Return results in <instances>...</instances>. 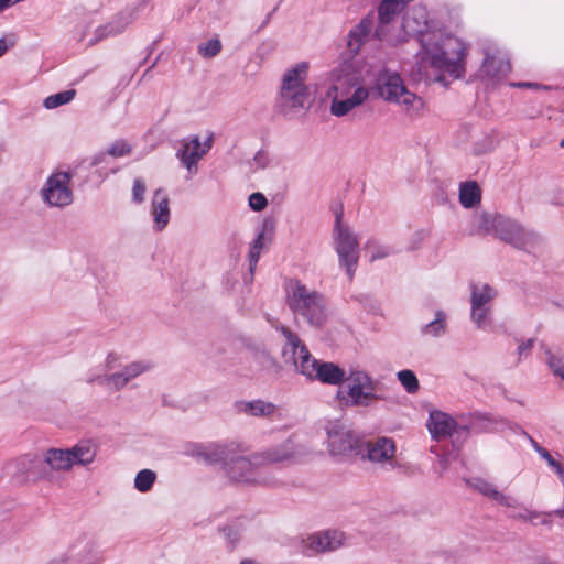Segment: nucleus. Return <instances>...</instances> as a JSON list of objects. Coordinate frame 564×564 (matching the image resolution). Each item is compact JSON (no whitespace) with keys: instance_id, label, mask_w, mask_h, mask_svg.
I'll return each instance as SVG.
<instances>
[{"instance_id":"obj_1","label":"nucleus","mask_w":564,"mask_h":564,"mask_svg":"<svg viewBox=\"0 0 564 564\" xmlns=\"http://www.w3.org/2000/svg\"><path fill=\"white\" fill-rule=\"evenodd\" d=\"M247 447L240 443H212L197 453L208 464L220 463L223 470L230 481L248 485L262 484L264 480L260 469L274 463H299L313 454V451L303 444L296 443L293 437L281 445L263 452L246 456Z\"/></svg>"},{"instance_id":"obj_2","label":"nucleus","mask_w":564,"mask_h":564,"mask_svg":"<svg viewBox=\"0 0 564 564\" xmlns=\"http://www.w3.org/2000/svg\"><path fill=\"white\" fill-rule=\"evenodd\" d=\"M429 14L425 7L414 6L403 17L402 28L410 36H419L421 51L417 53L419 69L426 66L446 73L453 78L463 77L465 73L464 43L456 36L436 32H426Z\"/></svg>"},{"instance_id":"obj_3","label":"nucleus","mask_w":564,"mask_h":564,"mask_svg":"<svg viewBox=\"0 0 564 564\" xmlns=\"http://www.w3.org/2000/svg\"><path fill=\"white\" fill-rule=\"evenodd\" d=\"M286 305L297 325L302 323L321 329L327 322V303L323 294L299 280H290L285 288Z\"/></svg>"},{"instance_id":"obj_4","label":"nucleus","mask_w":564,"mask_h":564,"mask_svg":"<svg viewBox=\"0 0 564 564\" xmlns=\"http://www.w3.org/2000/svg\"><path fill=\"white\" fill-rule=\"evenodd\" d=\"M307 74V62H300L283 74L278 99L282 112H296L308 104L310 89L305 84Z\"/></svg>"},{"instance_id":"obj_5","label":"nucleus","mask_w":564,"mask_h":564,"mask_svg":"<svg viewBox=\"0 0 564 564\" xmlns=\"http://www.w3.org/2000/svg\"><path fill=\"white\" fill-rule=\"evenodd\" d=\"M496 238L533 256L541 253L545 246V239L540 232L527 228L519 220L505 215L501 220H498Z\"/></svg>"},{"instance_id":"obj_6","label":"nucleus","mask_w":564,"mask_h":564,"mask_svg":"<svg viewBox=\"0 0 564 564\" xmlns=\"http://www.w3.org/2000/svg\"><path fill=\"white\" fill-rule=\"evenodd\" d=\"M327 451L334 458L357 462L361 453L365 435L350 429V425H326Z\"/></svg>"},{"instance_id":"obj_7","label":"nucleus","mask_w":564,"mask_h":564,"mask_svg":"<svg viewBox=\"0 0 564 564\" xmlns=\"http://www.w3.org/2000/svg\"><path fill=\"white\" fill-rule=\"evenodd\" d=\"M344 381L347 382L346 395L338 391L337 397L345 401L346 405L369 406L379 399L376 394L377 382L368 372L350 368Z\"/></svg>"},{"instance_id":"obj_8","label":"nucleus","mask_w":564,"mask_h":564,"mask_svg":"<svg viewBox=\"0 0 564 564\" xmlns=\"http://www.w3.org/2000/svg\"><path fill=\"white\" fill-rule=\"evenodd\" d=\"M376 87L380 97L401 105L405 111L419 110L423 106L422 99L406 89L398 73L389 70L379 73Z\"/></svg>"},{"instance_id":"obj_9","label":"nucleus","mask_w":564,"mask_h":564,"mask_svg":"<svg viewBox=\"0 0 564 564\" xmlns=\"http://www.w3.org/2000/svg\"><path fill=\"white\" fill-rule=\"evenodd\" d=\"M333 238L339 267L346 270L351 280L359 260V241L349 227L341 223V213L336 215Z\"/></svg>"},{"instance_id":"obj_10","label":"nucleus","mask_w":564,"mask_h":564,"mask_svg":"<svg viewBox=\"0 0 564 564\" xmlns=\"http://www.w3.org/2000/svg\"><path fill=\"white\" fill-rule=\"evenodd\" d=\"M278 329L285 338V344L282 348L284 362L293 365L297 372L310 379L313 371H315L314 368H316L318 360L311 355L297 334L284 325Z\"/></svg>"},{"instance_id":"obj_11","label":"nucleus","mask_w":564,"mask_h":564,"mask_svg":"<svg viewBox=\"0 0 564 564\" xmlns=\"http://www.w3.org/2000/svg\"><path fill=\"white\" fill-rule=\"evenodd\" d=\"M361 453L358 460L370 462L381 467H395L394 456L397 452L395 442L391 437L376 436L372 438L364 437Z\"/></svg>"},{"instance_id":"obj_12","label":"nucleus","mask_w":564,"mask_h":564,"mask_svg":"<svg viewBox=\"0 0 564 564\" xmlns=\"http://www.w3.org/2000/svg\"><path fill=\"white\" fill-rule=\"evenodd\" d=\"M6 474L17 482L37 481L48 477L44 457L26 454L4 467Z\"/></svg>"},{"instance_id":"obj_13","label":"nucleus","mask_w":564,"mask_h":564,"mask_svg":"<svg viewBox=\"0 0 564 564\" xmlns=\"http://www.w3.org/2000/svg\"><path fill=\"white\" fill-rule=\"evenodd\" d=\"M72 174L65 171H57L51 174L43 188L41 197L51 207L63 208L73 203V191L69 186Z\"/></svg>"},{"instance_id":"obj_14","label":"nucleus","mask_w":564,"mask_h":564,"mask_svg":"<svg viewBox=\"0 0 564 564\" xmlns=\"http://www.w3.org/2000/svg\"><path fill=\"white\" fill-rule=\"evenodd\" d=\"M332 85L328 90V96L334 95H349L356 87H362L359 84V76L355 72L351 64L344 63L338 65L330 72Z\"/></svg>"},{"instance_id":"obj_15","label":"nucleus","mask_w":564,"mask_h":564,"mask_svg":"<svg viewBox=\"0 0 564 564\" xmlns=\"http://www.w3.org/2000/svg\"><path fill=\"white\" fill-rule=\"evenodd\" d=\"M345 534L338 530H326L308 535L305 546L312 553L332 552L344 545Z\"/></svg>"},{"instance_id":"obj_16","label":"nucleus","mask_w":564,"mask_h":564,"mask_svg":"<svg viewBox=\"0 0 564 564\" xmlns=\"http://www.w3.org/2000/svg\"><path fill=\"white\" fill-rule=\"evenodd\" d=\"M425 409L429 413V422L427 423H457L458 421L466 423H480V422H492L494 419L489 415V413L474 411L468 413H458L455 415H451L449 413L443 412L441 410H436L431 405H425Z\"/></svg>"},{"instance_id":"obj_17","label":"nucleus","mask_w":564,"mask_h":564,"mask_svg":"<svg viewBox=\"0 0 564 564\" xmlns=\"http://www.w3.org/2000/svg\"><path fill=\"white\" fill-rule=\"evenodd\" d=\"M332 97L330 113L336 117H344L356 107L362 105L369 97L365 87H356L349 95H334Z\"/></svg>"},{"instance_id":"obj_18","label":"nucleus","mask_w":564,"mask_h":564,"mask_svg":"<svg viewBox=\"0 0 564 564\" xmlns=\"http://www.w3.org/2000/svg\"><path fill=\"white\" fill-rule=\"evenodd\" d=\"M232 410L238 414H246L253 417L281 419L280 415H275L278 412L276 405L263 400L235 401Z\"/></svg>"},{"instance_id":"obj_19","label":"nucleus","mask_w":564,"mask_h":564,"mask_svg":"<svg viewBox=\"0 0 564 564\" xmlns=\"http://www.w3.org/2000/svg\"><path fill=\"white\" fill-rule=\"evenodd\" d=\"M151 214L153 216L155 229L158 231L163 230L170 221V199L161 188L153 193Z\"/></svg>"},{"instance_id":"obj_20","label":"nucleus","mask_w":564,"mask_h":564,"mask_svg":"<svg viewBox=\"0 0 564 564\" xmlns=\"http://www.w3.org/2000/svg\"><path fill=\"white\" fill-rule=\"evenodd\" d=\"M310 379L332 386L341 384L346 378V371L334 362L318 361Z\"/></svg>"},{"instance_id":"obj_21","label":"nucleus","mask_w":564,"mask_h":564,"mask_svg":"<svg viewBox=\"0 0 564 564\" xmlns=\"http://www.w3.org/2000/svg\"><path fill=\"white\" fill-rule=\"evenodd\" d=\"M431 437L436 442L451 440L454 447L458 446L460 436H466L469 425H426Z\"/></svg>"},{"instance_id":"obj_22","label":"nucleus","mask_w":564,"mask_h":564,"mask_svg":"<svg viewBox=\"0 0 564 564\" xmlns=\"http://www.w3.org/2000/svg\"><path fill=\"white\" fill-rule=\"evenodd\" d=\"M67 455L72 460V466H87L94 462L97 455V446L90 440L79 441L74 446L66 448Z\"/></svg>"},{"instance_id":"obj_23","label":"nucleus","mask_w":564,"mask_h":564,"mask_svg":"<svg viewBox=\"0 0 564 564\" xmlns=\"http://www.w3.org/2000/svg\"><path fill=\"white\" fill-rule=\"evenodd\" d=\"M200 140L197 135L192 138L189 142L183 144V148L177 152L176 156L186 166L188 172H196V165L207 150L199 151Z\"/></svg>"},{"instance_id":"obj_24","label":"nucleus","mask_w":564,"mask_h":564,"mask_svg":"<svg viewBox=\"0 0 564 564\" xmlns=\"http://www.w3.org/2000/svg\"><path fill=\"white\" fill-rule=\"evenodd\" d=\"M466 484L480 492L481 495L497 501L499 505L505 507L512 506V499L510 497L505 496L502 492L498 491L496 487L489 481L476 477L466 479Z\"/></svg>"},{"instance_id":"obj_25","label":"nucleus","mask_w":564,"mask_h":564,"mask_svg":"<svg viewBox=\"0 0 564 564\" xmlns=\"http://www.w3.org/2000/svg\"><path fill=\"white\" fill-rule=\"evenodd\" d=\"M373 26V18L368 15L364 18L358 25L349 32L348 47L357 53L361 44L368 39Z\"/></svg>"},{"instance_id":"obj_26","label":"nucleus","mask_w":564,"mask_h":564,"mask_svg":"<svg viewBox=\"0 0 564 564\" xmlns=\"http://www.w3.org/2000/svg\"><path fill=\"white\" fill-rule=\"evenodd\" d=\"M48 476L52 470H68L72 466V460L67 455L66 448H48L44 455Z\"/></svg>"},{"instance_id":"obj_27","label":"nucleus","mask_w":564,"mask_h":564,"mask_svg":"<svg viewBox=\"0 0 564 564\" xmlns=\"http://www.w3.org/2000/svg\"><path fill=\"white\" fill-rule=\"evenodd\" d=\"M413 0H382L378 7V19L381 25L389 24Z\"/></svg>"},{"instance_id":"obj_28","label":"nucleus","mask_w":564,"mask_h":564,"mask_svg":"<svg viewBox=\"0 0 564 564\" xmlns=\"http://www.w3.org/2000/svg\"><path fill=\"white\" fill-rule=\"evenodd\" d=\"M129 23H130V20L128 19V17H124V15L117 17L115 20H112L108 24L96 29L94 39H91L87 45L91 46L95 43H97L106 37L120 34L121 32L124 31V29L127 28V25Z\"/></svg>"},{"instance_id":"obj_29","label":"nucleus","mask_w":564,"mask_h":564,"mask_svg":"<svg viewBox=\"0 0 564 564\" xmlns=\"http://www.w3.org/2000/svg\"><path fill=\"white\" fill-rule=\"evenodd\" d=\"M482 72L491 78H500L510 72V64L508 59L501 56H491L486 52V57L482 63Z\"/></svg>"},{"instance_id":"obj_30","label":"nucleus","mask_w":564,"mask_h":564,"mask_svg":"<svg viewBox=\"0 0 564 564\" xmlns=\"http://www.w3.org/2000/svg\"><path fill=\"white\" fill-rule=\"evenodd\" d=\"M496 291L488 284H473L470 293V306L490 307V302L496 297Z\"/></svg>"},{"instance_id":"obj_31","label":"nucleus","mask_w":564,"mask_h":564,"mask_svg":"<svg viewBox=\"0 0 564 564\" xmlns=\"http://www.w3.org/2000/svg\"><path fill=\"white\" fill-rule=\"evenodd\" d=\"M447 329V315L445 312L438 310L435 312V317L430 323L421 328L422 335L437 338L443 336Z\"/></svg>"},{"instance_id":"obj_32","label":"nucleus","mask_w":564,"mask_h":564,"mask_svg":"<svg viewBox=\"0 0 564 564\" xmlns=\"http://www.w3.org/2000/svg\"><path fill=\"white\" fill-rule=\"evenodd\" d=\"M459 202L465 208H471L480 202V188L475 182L460 185Z\"/></svg>"},{"instance_id":"obj_33","label":"nucleus","mask_w":564,"mask_h":564,"mask_svg":"<svg viewBox=\"0 0 564 564\" xmlns=\"http://www.w3.org/2000/svg\"><path fill=\"white\" fill-rule=\"evenodd\" d=\"M503 215L500 214H488L481 213L477 216V228L479 231L486 235L497 236L498 232V220H501Z\"/></svg>"},{"instance_id":"obj_34","label":"nucleus","mask_w":564,"mask_h":564,"mask_svg":"<svg viewBox=\"0 0 564 564\" xmlns=\"http://www.w3.org/2000/svg\"><path fill=\"white\" fill-rule=\"evenodd\" d=\"M89 382L96 381L98 384L108 387L116 391L121 390L128 384V379L124 373L121 371L115 372L110 376H98L95 379L88 380Z\"/></svg>"},{"instance_id":"obj_35","label":"nucleus","mask_w":564,"mask_h":564,"mask_svg":"<svg viewBox=\"0 0 564 564\" xmlns=\"http://www.w3.org/2000/svg\"><path fill=\"white\" fill-rule=\"evenodd\" d=\"M76 96L75 89H67L64 91H59L54 95H50L46 97L43 101V106L46 109H55L57 107H61L63 105L69 104Z\"/></svg>"},{"instance_id":"obj_36","label":"nucleus","mask_w":564,"mask_h":564,"mask_svg":"<svg viewBox=\"0 0 564 564\" xmlns=\"http://www.w3.org/2000/svg\"><path fill=\"white\" fill-rule=\"evenodd\" d=\"M79 564H97L100 561V554L93 541H86L82 550L76 553Z\"/></svg>"},{"instance_id":"obj_37","label":"nucleus","mask_w":564,"mask_h":564,"mask_svg":"<svg viewBox=\"0 0 564 564\" xmlns=\"http://www.w3.org/2000/svg\"><path fill=\"white\" fill-rule=\"evenodd\" d=\"M154 368V362L151 360H138L132 361L129 365H127L122 372L127 377L128 381L130 382L132 379L139 377L140 375L148 372Z\"/></svg>"},{"instance_id":"obj_38","label":"nucleus","mask_w":564,"mask_h":564,"mask_svg":"<svg viewBox=\"0 0 564 564\" xmlns=\"http://www.w3.org/2000/svg\"><path fill=\"white\" fill-rule=\"evenodd\" d=\"M156 474L151 469L140 470L134 478V488L140 492H148L154 485Z\"/></svg>"},{"instance_id":"obj_39","label":"nucleus","mask_w":564,"mask_h":564,"mask_svg":"<svg viewBox=\"0 0 564 564\" xmlns=\"http://www.w3.org/2000/svg\"><path fill=\"white\" fill-rule=\"evenodd\" d=\"M470 319L478 329H486L491 324V310L490 307H474L471 306Z\"/></svg>"},{"instance_id":"obj_40","label":"nucleus","mask_w":564,"mask_h":564,"mask_svg":"<svg viewBox=\"0 0 564 564\" xmlns=\"http://www.w3.org/2000/svg\"><path fill=\"white\" fill-rule=\"evenodd\" d=\"M264 246V232L260 231L257 238L253 240L249 251V271L250 275L253 276L254 269L260 258L261 250ZM252 280V278H250Z\"/></svg>"},{"instance_id":"obj_41","label":"nucleus","mask_w":564,"mask_h":564,"mask_svg":"<svg viewBox=\"0 0 564 564\" xmlns=\"http://www.w3.org/2000/svg\"><path fill=\"white\" fill-rule=\"evenodd\" d=\"M397 377H398L399 381L401 382V384L403 386V388L406 390V392L415 393L419 390V388H420L419 380L412 370H410V369L400 370L397 373Z\"/></svg>"},{"instance_id":"obj_42","label":"nucleus","mask_w":564,"mask_h":564,"mask_svg":"<svg viewBox=\"0 0 564 564\" xmlns=\"http://www.w3.org/2000/svg\"><path fill=\"white\" fill-rule=\"evenodd\" d=\"M221 51V42L218 39H212L207 42L199 43L197 46L198 54L204 58L215 57Z\"/></svg>"},{"instance_id":"obj_43","label":"nucleus","mask_w":564,"mask_h":564,"mask_svg":"<svg viewBox=\"0 0 564 564\" xmlns=\"http://www.w3.org/2000/svg\"><path fill=\"white\" fill-rule=\"evenodd\" d=\"M131 145L126 140H116L108 149L107 153L113 158H122L131 153Z\"/></svg>"},{"instance_id":"obj_44","label":"nucleus","mask_w":564,"mask_h":564,"mask_svg":"<svg viewBox=\"0 0 564 564\" xmlns=\"http://www.w3.org/2000/svg\"><path fill=\"white\" fill-rule=\"evenodd\" d=\"M268 205V199L262 193H252L249 196V206L254 212L263 210Z\"/></svg>"},{"instance_id":"obj_45","label":"nucleus","mask_w":564,"mask_h":564,"mask_svg":"<svg viewBox=\"0 0 564 564\" xmlns=\"http://www.w3.org/2000/svg\"><path fill=\"white\" fill-rule=\"evenodd\" d=\"M393 253H395V250L390 246L375 245L371 249L370 260L375 261L379 259H384Z\"/></svg>"},{"instance_id":"obj_46","label":"nucleus","mask_w":564,"mask_h":564,"mask_svg":"<svg viewBox=\"0 0 564 564\" xmlns=\"http://www.w3.org/2000/svg\"><path fill=\"white\" fill-rule=\"evenodd\" d=\"M147 186L141 178H135L132 187V199L134 203L140 204L144 200Z\"/></svg>"},{"instance_id":"obj_47","label":"nucleus","mask_w":564,"mask_h":564,"mask_svg":"<svg viewBox=\"0 0 564 564\" xmlns=\"http://www.w3.org/2000/svg\"><path fill=\"white\" fill-rule=\"evenodd\" d=\"M254 359H257L264 368L274 367L276 364L275 359L265 349H257L254 351Z\"/></svg>"},{"instance_id":"obj_48","label":"nucleus","mask_w":564,"mask_h":564,"mask_svg":"<svg viewBox=\"0 0 564 564\" xmlns=\"http://www.w3.org/2000/svg\"><path fill=\"white\" fill-rule=\"evenodd\" d=\"M219 530L230 543L234 544L239 540V530L236 524H227Z\"/></svg>"},{"instance_id":"obj_49","label":"nucleus","mask_w":564,"mask_h":564,"mask_svg":"<svg viewBox=\"0 0 564 564\" xmlns=\"http://www.w3.org/2000/svg\"><path fill=\"white\" fill-rule=\"evenodd\" d=\"M15 36L12 34L8 39H0V57L6 54V52L15 45Z\"/></svg>"},{"instance_id":"obj_50","label":"nucleus","mask_w":564,"mask_h":564,"mask_svg":"<svg viewBox=\"0 0 564 564\" xmlns=\"http://www.w3.org/2000/svg\"><path fill=\"white\" fill-rule=\"evenodd\" d=\"M533 339H528L527 341H522L519 346H518V355L519 357H521L523 354H525L527 351H530L533 347Z\"/></svg>"},{"instance_id":"obj_51","label":"nucleus","mask_w":564,"mask_h":564,"mask_svg":"<svg viewBox=\"0 0 564 564\" xmlns=\"http://www.w3.org/2000/svg\"><path fill=\"white\" fill-rule=\"evenodd\" d=\"M536 452L540 454L542 458H544L549 466L554 465L555 459L552 457L550 452L544 447H538Z\"/></svg>"},{"instance_id":"obj_52","label":"nucleus","mask_w":564,"mask_h":564,"mask_svg":"<svg viewBox=\"0 0 564 564\" xmlns=\"http://www.w3.org/2000/svg\"><path fill=\"white\" fill-rule=\"evenodd\" d=\"M107 156H108L107 151H106V152H99V153H97V154L93 158V160H91V165H93V166H97V165H99V164L104 163V162L106 161Z\"/></svg>"},{"instance_id":"obj_53","label":"nucleus","mask_w":564,"mask_h":564,"mask_svg":"<svg viewBox=\"0 0 564 564\" xmlns=\"http://www.w3.org/2000/svg\"><path fill=\"white\" fill-rule=\"evenodd\" d=\"M550 467L555 470L556 475L563 474L564 471V467L557 460H555L554 465H551Z\"/></svg>"},{"instance_id":"obj_54","label":"nucleus","mask_w":564,"mask_h":564,"mask_svg":"<svg viewBox=\"0 0 564 564\" xmlns=\"http://www.w3.org/2000/svg\"><path fill=\"white\" fill-rule=\"evenodd\" d=\"M550 467L555 470L556 475L563 474L564 471V467L557 460H555L554 465H551Z\"/></svg>"},{"instance_id":"obj_55","label":"nucleus","mask_w":564,"mask_h":564,"mask_svg":"<svg viewBox=\"0 0 564 564\" xmlns=\"http://www.w3.org/2000/svg\"><path fill=\"white\" fill-rule=\"evenodd\" d=\"M512 86H514V87H532L533 84H531V83H517V84H512Z\"/></svg>"},{"instance_id":"obj_56","label":"nucleus","mask_w":564,"mask_h":564,"mask_svg":"<svg viewBox=\"0 0 564 564\" xmlns=\"http://www.w3.org/2000/svg\"><path fill=\"white\" fill-rule=\"evenodd\" d=\"M210 148H212V137H209L208 140L205 141L203 150L209 151Z\"/></svg>"},{"instance_id":"obj_57","label":"nucleus","mask_w":564,"mask_h":564,"mask_svg":"<svg viewBox=\"0 0 564 564\" xmlns=\"http://www.w3.org/2000/svg\"><path fill=\"white\" fill-rule=\"evenodd\" d=\"M535 564H555V563L551 562L549 560L542 558V560H539Z\"/></svg>"},{"instance_id":"obj_58","label":"nucleus","mask_w":564,"mask_h":564,"mask_svg":"<svg viewBox=\"0 0 564 564\" xmlns=\"http://www.w3.org/2000/svg\"><path fill=\"white\" fill-rule=\"evenodd\" d=\"M64 561H65L64 558H61V560L55 558V560H52L48 564H62V563H64Z\"/></svg>"},{"instance_id":"obj_59","label":"nucleus","mask_w":564,"mask_h":564,"mask_svg":"<svg viewBox=\"0 0 564 564\" xmlns=\"http://www.w3.org/2000/svg\"><path fill=\"white\" fill-rule=\"evenodd\" d=\"M276 10V8H274V10L272 12H270L268 15H267V19L264 21V24L268 23V21L271 19L273 12Z\"/></svg>"},{"instance_id":"obj_60","label":"nucleus","mask_w":564,"mask_h":564,"mask_svg":"<svg viewBox=\"0 0 564 564\" xmlns=\"http://www.w3.org/2000/svg\"><path fill=\"white\" fill-rule=\"evenodd\" d=\"M240 564H254L253 561L243 560Z\"/></svg>"},{"instance_id":"obj_61","label":"nucleus","mask_w":564,"mask_h":564,"mask_svg":"<svg viewBox=\"0 0 564 564\" xmlns=\"http://www.w3.org/2000/svg\"><path fill=\"white\" fill-rule=\"evenodd\" d=\"M531 442H532V444H533V446H534V448H535V449H536L538 447H541V446H540V445H539L534 440H532V438H531Z\"/></svg>"},{"instance_id":"obj_62","label":"nucleus","mask_w":564,"mask_h":564,"mask_svg":"<svg viewBox=\"0 0 564 564\" xmlns=\"http://www.w3.org/2000/svg\"><path fill=\"white\" fill-rule=\"evenodd\" d=\"M561 147L564 148V139L561 141Z\"/></svg>"}]
</instances>
